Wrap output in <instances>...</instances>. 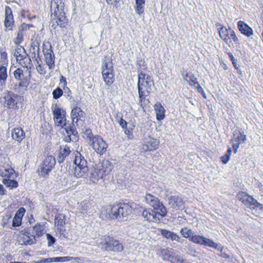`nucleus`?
Segmentation results:
<instances>
[{
    "label": "nucleus",
    "mask_w": 263,
    "mask_h": 263,
    "mask_svg": "<svg viewBox=\"0 0 263 263\" xmlns=\"http://www.w3.org/2000/svg\"><path fill=\"white\" fill-rule=\"evenodd\" d=\"M237 27L240 32L247 37L253 34L252 29L243 21H240L238 22Z\"/></svg>",
    "instance_id": "5701e85b"
},
{
    "label": "nucleus",
    "mask_w": 263,
    "mask_h": 263,
    "mask_svg": "<svg viewBox=\"0 0 263 263\" xmlns=\"http://www.w3.org/2000/svg\"><path fill=\"white\" fill-rule=\"evenodd\" d=\"M5 30H12L14 26V20L12 10L9 6L5 7V18L4 21Z\"/></svg>",
    "instance_id": "4468645a"
},
{
    "label": "nucleus",
    "mask_w": 263,
    "mask_h": 263,
    "mask_svg": "<svg viewBox=\"0 0 263 263\" xmlns=\"http://www.w3.org/2000/svg\"><path fill=\"white\" fill-rule=\"evenodd\" d=\"M25 49L22 47H18L16 48L14 53V57H16L17 55H20L22 54H24Z\"/></svg>",
    "instance_id": "5fc2aeb1"
},
{
    "label": "nucleus",
    "mask_w": 263,
    "mask_h": 263,
    "mask_svg": "<svg viewBox=\"0 0 263 263\" xmlns=\"http://www.w3.org/2000/svg\"><path fill=\"white\" fill-rule=\"evenodd\" d=\"M73 260H74L76 262L78 263H82V262H84V259L82 257H73Z\"/></svg>",
    "instance_id": "e2e57ef3"
},
{
    "label": "nucleus",
    "mask_w": 263,
    "mask_h": 263,
    "mask_svg": "<svg viewBox=\"0 0 263 263\" xmlns=\"http://www.w3.org/2000/svg\"><path fill=\"white\" fill-rule=\"evenodd\" d=\"M119 0H106V2L108 4H112V2H113L114 3H117L119 2Z\"/></svg>",
    "instance_id": "338daca9"
},
{
    "label": "nucleus",
    "mask_w": 263,
    "mask_h": 263,
    "mask_svg": "<svg viewBox=\"0 0 263 263\" xmlns=\"http://www.w3.org/2000/svg\"><path fill=\"white\" fill-rule=\"evenodd\" d=\"M90 145L98 154L102 155L107 149V144L105 141L99 136H95L90 139Z\"/></svg>",
    "instance_id": "1a4fd4ad"
},
{
    "label": "nucleus",
    "mask_w": 263,
    "mask_h": 263,
    "mask_svg": "<svg viewBox=\"0 0 263 263\" xmlns=\"http://www.w3.org/2000/svg\"><path fill=\"white\" fill-rule=\"evenodd\" d=\"M0 176L3 177L14 178V170L8 165L0 166Z\"/></svg>",
    "instance_id": "b1692460"
},
{
    "label": "nucleus",
    "mask_w": 263,
    "mask_h": 263,
    "mask_svg": "<svg viewBox=\"0 0 263 263\" xmlns=\"http://www.w3.org/2000/svg\"><path fill=\"white\" fill-rule=\"evenodd\" d=\"M70 152L69 147L67 145L61 146L60 153L57 157L58 162L59 163H63L65 158L69 155Z\"/></svg>",
    "instance_id": "a878e982"
},
{
    "label": "nucleus",
    "mask_w": 263,
    "mask_h": 263,
    "mask_svg": "<svg viewBox=\"0 0 263 263\" xmlns=\"http://www.w3.org/2000/svg\"><path fill=\"white\" fill-rule=\"evenodd\" d=\"M44 227L40 223L36 224L33 228V234H35L37 237H40L43 234Z\"/></svg>",
    "instance_id": "e433bc0d"
},
{
    "label": "nucleus",
    "mask_w": 263,
    "mask_h": 263,
    "mask_svg": "<svg viewBox=\"0 0 263 263\" xmlns=\"http://www.w3.org/2000/svg\"><path fill=\"white\" fill-rule=\"evenodd\" d=\"M53 262H62L61 257L47 258L45 259L44 262L50 263Z\"/></svg>",
    "instance_id": "09e8293b"
},
{
    "label": "nucleus",
    "mask_w": 263,
    "mask_h": 263,
    "mask_svg": "<svg viewBox=\"0 0 263 263\" xmlns=\"http://www.w3.org/2000/svg\"><path fill=\"white\" fill-rule=\"evenodd\" d=\"M159 145V141L151 136L145 138L144 140L141 149L145 152L157 149Z\"/></svg>",
    "instance_id": "ddd939ff"
},
{
    "label": "nucleus",
    "mask_w": 263,
    "mask_h": 263,
    "mask_svg": "<svg viewBox=\"0 0 263 263\" xmlns=\"http://www.w3.org/2000/svg\"><path fill=\"white\" fill-rule=\"evenodd\" d=\"M246 141V135L244 134L243 132L240 131L234 132L232 147L235 153H236L239 145L245 142Z\"/></svg>",
    "instance_id": "dca6fc26"
},
{
    "label": "nucleus",
    "mask_w": 263,
    "mask_h": 263,
    "mask_svg": "<svg viewBox=\"0 0 263 263\" xmlns=\"http://www.w3.org/2000/svg\"><path fill=\"white\" fill-rule=\"evenodd\" d=\"M102 178H103V177L102 175L100 174L98 168H91L88 170V176L85 181L89 183H96L100 179Z\"/></svg>",
    "instance_id": "2eb2a0df"
},
{
    "label": "nucleus",
    "mask_w": 263,
    "mask_h": 263,
    "mask_svg": "<svg viewBox=\"0 0 263 263\" xmlns=\"http://www.w3.org/2000/svg\"><path fill=\"white\" fill-rule=\"evenodd\" d=\"M3 183L8 187L10 189L16 188L18 186V183L13 179H4Z\"/></svg>",
    "instance_id": "58836bf2"
},
{
    "label": "nucleus",
    "mask_w": 263,
    "mask_h": 263,
    "mask_svg": "<svg viewBox=\"0 0 263 263\" xmlns=\"http://www.w3.org/2000/svg\"><path fill=\"white\" fill-rule=\"evenodd\" d=\"M62 262L69 261L73 260V257L64 256L61 257Z\"/></svg>",
    "instance_id": "680f3d73"
},
{
    "label": "nucleus",
    "mask_w": 263,
    "mask_h": 263,
    "mask_svg": "<svg viewBox=\"0 0 263 263\" xmlns=\"http://www.w3.org/2000/svg\"><path fill=\"white\" fill-rule=\"evenodd\" d=\"M55 225L58 229L62 230L65 224V216L62 214H58L54 219Z\"/></svg>",
    "instance_id": "2f4dec72"
},
{
    "label": "nucleus",
    "mask_w": 263,
    "mask_h": 263,
    "mask_svg": "<svg viewBox=\"0 0 263 263\" xmlns=\"http://www.w3.org/2000/svg\"><path fill=\"white\" fill-rule=\"evenodd\" d=\"M190 240L196 244L204 245L217 249H221V251H222V249H221L218 244L216 243L211 239L200 235L195 234L192 235V236L190 238Z\"/></svg>",
    "instance_id": "9d476101"
},
{
    "label": "nucleus",
    "mask_w": 263,
    "mask_h": 263,
    "mask_svg": "<svg viewBox=\"0 0 263 263\" xmlns=\"http://www.w3.org/2000/svg\"><path fill=\"white\" fill-rule=\"evenodd\" d=\"M106 217L115 219L118 217H124L132 213V208L127 204L123 203L114 205H109L106 208Z\"/></svg>",
    "instance_id": "7ed1b4c3"
},
{
    "label": "nucleus",
    "mask_w": 263,
    "mask_h": 263,
    "mask_svg": "<svg viewBox=\"0 0 263 263\" xmlns=\"http://www.w3.org/2000/svg\"><path fill=\"white\" fill-rule=\"evenodd\" d=\"M250 196V195L247 194L246 192L240 191L238 193L237 197L239 201L244 204Z\"/></svg>",
    "instance_id": "79ce46f5"
},
{
    "label": "nucleus",
    "mask_w": 263,
    "mask_h": 263,
    "mask_svg": "<svg viewBox=\"0 0 263 263\" xmlns=\"http://www.w3.org/2000/svg\"><path fill=\"white\" fill-rule=\"evenodd\" d=\"M74 163L76 166L73 172V176L77 178L86 180L88 176L89 169L86 160L79 152L75 155Z\"/></svg>",
    "instance_id": "20e7f679"
},
{
    "label": "nucleus",
    "mask_w": 263,
    "mask_h": 263,
    "mask_svg": "<svg viewBox=\"0 0 263 263\" xmlns=\"http://www.w3.org/2000/svg\"><path fill=\"white\" fill-rule=\"evenodd\" d=\"M219 35L221 39H222L226 43L228 44L229 36L228 30L226 27H222L219 31Z\"/></svg>",
    "instance_id": "4c0bfd02"
},
{
    "label": "nucleus",
    "mask_w": 263,
    "mask_h": 263,
    "mask_svg": "<svg viewBox=\"0 0 263 263\" xmlns=\"http://www.w3.org/2000/svg\"><path fill=\"white\" fill-rule=\"evenodd\" d=\"M84 134L87 136V138L89 139V142L90 141V139L95 136L92 135L91 130L90 129H86Z\"/></svg>",
    "instance_id": "4d7b16f0"
},
{
    "label": "nucleus",
    "mask_w": 263,
    "mask_h": 263,
    "mask_svg": "<svg viewBox=\"0 0 263 263\" xmlns=\"http://www.w3.org/2000/svg\"><path fill=\"white\" fill-rule=\"evenodd\" d=\"M87 206L85 202L78 203L75 212L76 216L80 218L84 217L87 215Z\"/></svg>",
    "instance_id": "cd10ccee"
},
{
    "label": "nucleus",
    "mask_w": 263,
    "mask_h": 263,
    "mask_svg": "<svg viewBox=\"0 0 263 263\" xmlns=\"http://www.w3.org/2000/svg\"><path fill=\"white\" fill-rule=\"evenodd\" d=\"M2 100H4V105L10 109H17L19 104L23 101L22 97L11 91H6L3 93Z\"/></svg>",
    "instance_id": "423d86ee"
},
{
    "label": "nucleus",
    "mask_w": 263,
    "mask_h": 263,
    "mask_svg": "<svg viewBox=\"0 0 263 263\" xmlns=\"http://www.w3.org/2000/svg\"><path fill=\"white\" fill-rule=\"evenodd\" d=\"M44 55L45 61L48 66H51L54 64V57L51 49H47V51L45 52Z\"/></svg>",
    "instance_id": "72a5a7b5"
},
{
    "label": "nucleus",
    "mask_w": 263,
    "mask_h": 263,
    "mask_svg": "<svg viewBox=\"0 0 263 263\" xmlns=\"http://www.w3.org/2000/svg\"><path fill=\"white\" fill-rule=\"evenodd\" d=\"M29 26L27 24H23L21 25L19 28V31L17 33V36L14 40L16 44L18 45L22 43L24 36V31L27 29H29Z\"/></svg>",
    "instance_id": "c756f323"
},
{
    "label": "nucleus",
    "mask_w": 263,
    "mask_h": 263,
    "mask_svg": "<svg viewBox=\"0 0 263 263\" xmlns=\"http://www.w3.org/2000/svg\"><path fill=\"white\" fill-rule=\"evenodd\" d=\"M180 234L182 236L185 238H189L194 235L193 231L191 229H188L186 227H184L181 229L180 231Z\"/></svg>",
    "instance_id": "a19ab883"
},
{
    "label": "nucleus",
    "mask_w": 263,
    "mask_h": 263,
    "mask_svg": "<svg viewBox=\"0 0 263 263\" xmlns=\"http://www.w3.org/2000/svg\"><path fill=\"white\" fill-rule=\"evenodd\" d=\"M0 64L1 66H4L8 64L7 60V53L6 52H1L0 57Z\"/></svg>",
    "instance_id": "37998d69"
},
{
    "label": "nucleus",
    "mask_w": 263,
    "mask_h": 263,
    "mask_svg": "<svg viewBox=\"0 0 263 263\" xmlns=\"http://www.w3.org/2000/svg\"><path fill=\"white\" fill-rule=\"evenodd\" d=\"M170 240H172V241H175L176 242L179 243H182L183 241L184 240L183 239H181V237L179 236V235H178L175 233L171 237Z\"/></svg>",
    "instance_id": "603ef678"
},
{
    "label": "nucleus",
    "mask_w": 263,
    "mask_h": 263,
    "mask_svg": "<svg viewBox=\"0 0 263 263\" xmlns=\"http://www.w3.org/2000/svg\"><path fill=\"white\" fill-rule=\"evenodd\" d=\"M86 114L79 107H74L71 111V117L73 123L77 126H82L85 120Z\"/></svg>",
    "instance_id": "f8f14e48"
},
{
    "label": "nucleus",
    "mask_w": 263,
    "mask_h": 263,
    "mask_svg": "<svg viewBox=\"0 0 263 263\" xmlns=\"http://www.w3.org/2000/svg\"><path fill=\"white\" fill-rule=\"evenodd\" d=\"M161 234L165 238L170 239L171 237L174 234V232L167 230H161Z\"/></svg>",
    "instance_id": "c03bdc74"
},
{
    "label": "nucleus",
    "mask_w": 263,
    "mask_h": 263,
    "mask_svg": "<svg viewBox=\"0 0 263 263\" xmlns=\"http://www.w3.org/2000/svg\"><path fill=\"white\" fill-rule=\"evenodd\" d=\"M231 37L235 43H239L238 38L236 36L234 31H231Z\"/></svg>",
    "instance_id": "052dcab7"
},
{
    "label": "nucleus",
    "mask_w": 263,
    "mask_h": 263,
    "mask_svg": "<svg viewBox=\"0 0 263 263\" xmlns=\"http://www.w3.org/2000/svg\"><path fill=\"white\" fill-rule=\"evenodd\" d=\"M136 5L135 6V11L137 13L140 15L143 13L144 6L145 5L144 0H135Z\"/></svg>",
    "instance_id": "f704fd0d"
},
{
    "label": "nucleus",
    "mask_w": 263,
    "mask_h": 263,
    "mask_svg": "<svg viewBox=\"0 0 263 263\" xmlns=\"http://www.w3.org/2000/svg\"><path fill=\"white\" fill-rule=\"evenodd\" d=\"M230 155V148H229L227 150V153L223 156L221 157V160L224 164H226L229 160Z\"/></svg>",
    "instance_id": "8fccbe9b"
},
{
    "label": "nucleus",
    "mask_w": 263,
    "mask_h": 263,
    "mask_svg": "<svg viewBox=\"0 0 263 263\" xmlns=\"http://www.w3.org/2000/svg\"><path fill=\"white\" fill-rule=\"evenodd\" d=\"M113 67H104L102 70V77L105 83L107 85H111L114 79Z\"/></svg>",
    "instance_id": "f3484780"
},
{
    "label": "nucleus",
    "mask_w": 263,
    "mask_h": 263,
    "mask_svg": "<svg viewBox=\"0 0 263 263\" xmlns=\"http://www.w3.org/2000/svg\"><path fill=\"white\" fill-rule=\"evenodd\" d=\"M118 123L120 125V126L122 127L123 130L125 129L127 127H128L127 125L128 123L124 120L123 118H121L118 121ZM129 123H128L129 124Z\"/></svg>",
    "instance_id": "6e6d98bb"
},
{
    "label": "nucleus",
    "mask_w": 263,
    "mask_h": 263,
    "mask_svg": "<svg viewBox=\"0 0 263 263\" xmlns=\"http://www.w3.org/2000/svg\"><path fill=\"white\" fill-rule=\"evenodd\" d=\"M154 85L153 81L151 76L140 72L138 74V92L139 97V105L144 108L148 100L146 97L149 95L152 86Z\"/></svg>",
    "instance_id": "f257e3e1"
},
{
    "label": "nucleus",
    "mask_w": 263,
    "mask_h": 263,
    "mask_svg": "<svg viewBox=\"0 0 263 263\" xmlns=\"http://www.w3.org/2000/svg\"><path fill=\"white\" fill-rule=\"evenodd\" d=\"M145 199L147 204L153 207L155 210L159 211L158 215L160 216L161 217H164L166 216L167 210L157 197L151 194L146 193Z\"/></svg>",
    "instance_id": "0eeeda50"
},
{
    "label": "nucleus",
    "mask_w": 263,
    "mask_h": 263,
    "mask_svg": "<svg viewBox=\"0 0 263 263\" xmlns=\"http://www.w3.org/2000/svg\"><path fill=\"white\" fill-rule=\"evenodd\" d=\"M97 245L107 251L121 252L123 249L121 243L108 236H102L99 238L97 240Z\"/></svg>",
    "instance_id": "39448f33"
},
{
    "label": "nucleus",
    "mask_w": 263,
    "mask_h": 263,
    "mask_svg": "<svg viewBox=\"0 0 263 263\" xmlns=\"http://www.w3.org/2000/svg\"><path fill=\"white\" fill-rule=\"evenodd\" d=\"M142 216L147 221L158 222L160 220L158 212H156L151 209L144 210L142 212Z\"/></svg>",
    "instance_id": "6ab92c4d"
},
{
    "label": "nucleus",
    "mask_w": 263,
    "mask_h": 263,
    "mask_svg": "<svg viewBox=\"0 0 263 263\" xmlns=\"http://www.w3.org/2000/svg\"><path fill=\"white\" fill-rule=\"evenodd\" d=\"M55 164V160L54 157L49 155L47 156L42 164L40 165L39 172L41 176H45L54 167Z\"/></svg>",
    "instance_id": "9b49d317"
},
{
    "label": "nucleus",
    "mask_w": 263,
    "mask_h": 263,
    "mask_svg": "<svg viewBox=\"0 0 263 263\" xmlns=\"http://www.w3.org/2000/svg\"><path fill=\"white\" fill-rule=\"evenodd\" d=\"M64 130L67 134V136H70L71 134H73V132L71 129H68V127H65Z\"/></svg>",
    "instance_id": "0e129e2a"
},
{
    "label": "nucleus",
    "mask_w": 263,
    "mask_h": 263,
    "mask_svg": "<svg viewBox=\"0 0 263 263\" xmlns=\"http://www.w3.org/2000/svg\"><path fill=\"white\" fill-rule=\"evenodd\" d=\"M168 204L173 209L177 210L183 208L184 202L178 196H171L168 198Z\"/></svg>",
    "instance_id": "aec40b11"
},
{
    "label": "nucleus",
    "mask_w": 263,
    "mask_h": 263,
    "mask_svg": "<svg viewBox=\"0 0 263 263\" xmlns=\"http://www.w3.org/2000/svg\"><path fill=\"white\" fill-rule=\"evenodd\" d=\"M18 241L21 245H30L34 243L35 238L33 236H30L28 233H25L20 235Z\"/></svg>",
    "instance_id": "4be33fe9"
},
{
    "label": "nucleus",
    "mask_w": 263,
    "mask_h": 263,
    "mask_svg": "<svg viewBox=\"0 0 263 263\" xmlns=\"http://www.w3.org/2000/svg\"><path fill=\"white\" fill-rule=\"evenodd\" d=\"M64 3L62 0H51L50 9L51 13L54 15L57 25L65 27L68 23V20L64 11Z\"/></svg>",
    "instance_id": "f03ea898"
},
{
    "label": "nucleus",
    "mask_w": 263,
    "mask_h": 263,
    "mask_svg": "<svg viewBox=\"0 0 263 263\" xmlns=\"http://www.w3.org/2000/svg\"><path fill=\"white\" fill-rule=\"evenodd\" d=\"M243 204L251 210L259 209L260 210H263V204L258 202L251 195Z\"/></svg>",
    "instance_id": "412c9836"
},
{
    "label": "nucleus",
    "mask_w": 263,
    "mask_h": 263,
    "mask_svg": "<svg viewBox=\"0 0 263 263\" xmlns=\"http://www.w3.org/2000/svg\"><path fill=\"white\" fill-rule=\"evenodd\" d=\"M26 212L24 208H20L16 212L12 220V226L13 227H18L22 223V218Z\"/></svg>",
    "instance_id": "393cba45"
},
{
    "label": "nucleus",
    "mask_w": 263,
    "mask_h": 263,
    "mask_svg": "<svg viewBox=\"0 0 263 263\" xmlns=\"http://www.w3.org/2000/svg\"><path fill=\"white\" fill-rule=\"evenodd\" d=\"M5 194V190L2 184H0V195H3Z\"/></svg>",
    "instance_id": "69168bd1"
},
{
    "label": "nucleus",
    "mask_w": 263,
    "mask_h": 263,
    "mask_svg": "<svg viewBox=\"0 0 263 263\" xmlns=\"http://www.w3.org/2000/svg\"><path fill=\"white\" fill-rule=\"evenodd\" d=\"M19 85L20 86H23V87H27V85H28V84L26 83H24L23 82H21L20 83Z\"/></svg>",
    "instance_id": "774afa93"
},
{
    "label": "nucleus",
    "mask_w": 263,
    "mask_h": 263,
    "mask_svg": "<svg viewBox=\"0 0 263 263\" xmlns=\"http://www.w3.org/2000/svg\"><path fill=\"white\" fill-rule=\"evenodd\" d=\"M63 93V90L61 88H57L52 92L53 98L57 99L62 96Z\"/></svg>",
    "instance_id": "de8ad7c7"
},
{
    "label": "nucleus",
    "mask_w": 263,
    "mask_h": 263,
    "mask_svg": "<svg viewBox=\"0 0 263 263\" xmlns=\"http://www.w3.org/2000/svg\"><path fill=\"white\" fill-rule=\"evenodd\" d=\"M14 76L16 79L22 80L24 77L23 70L21 68H17L14 72Z\"/></svg>",
    "instance_id": "a18cd8bd"
},
{
    "label": "nucleus",
    "mask_w": 263,
    "mask_h": 263,
    "mask_svg": "<svg viewBox=\"0 0 263 263\" xmlns=\"http://www.w3.org/2000/svg\"><path fill=\"white\" fill-rule=\"evenodd\" d=\"M46 237L48 240V246L49 247L52 246L54 243L55 239L49 234H47Z\"/></svg>",
    "instance_id": "864d4df0"
},
{
    "label": "nucleus",
    "mask_w": 263,
    "mask_h": 263,
    "mask_svg": "<svg viewBox=\"0 0 263 263\" xmlns=\"http://www.w3.org/2000/svg\"><path fill=\"white\" fill-rule=\"evenodd\" d=\"M103 62L104 66H108L110 64H112L111 60L109 57H105Z\"/></svg>",
    "instance_id": "bf43d9fd"
},
{
    "label": "nucleus",
    "mask_w": 263,
    "mask_h": 263,
    "mask_svg": "<svg viewBox=\"0 0 263 263\" xmlns=\"http://www.w3.org/2000/svg\"><path fill=\"white\" fill-rule=\"evenodd\" d=\"M160 256L163 260L171 261L173 257L171 249H164L161 250Z\"/></svg>",
    "instance_id": "c9c22d12"
},
{
    "label": "nucleus",
    "mask_w": 263,
    "mask_h": 263,
    "mask_svg": "<svg viewBox=\"0 0 263 263\" xmlns=\"http://www.w3.org/2000/svg\"><path fill=\"white\" fill-rule=\"evenodd\" d=\"M51 109L55 125L59 127L63 128L66 125L65 111L57 104L54 106L52 105Z\"/></svg>",
    "instance_id": "6e6552de"
},
{
    "label": "nucleus",
    "mask_w": 263,
    "mask_h": 263,
    "mask_svg": "<svg viewBox=\"0 0 263 263\" xmlns=\"http://www.w3.org/2000/svg\"><path fill=\"white\" fill-rule=\"evenodd\" d=\"M154 110L156 115V119L158 121H161L165 118V110L160 103L157 102L154 106Z\"/></svg>",
    "instance_id": "bb28decb"
},
{
    "label": "nucleus",
    "mask_w": 263,
    "mask_h": 263,
    "mask_svg": "<svg viewBox=\"0 0 263 263\" xmlns=\"http://www.w3.org/2000/svg\"><path fill=\"white\" fill-rule=\"evenodd\" d=\"M11 136L14 140L21 142L25 138V133L21 128H15L12 130Z\"/></svg>",
    "instance_id": "c85d7f7f"
},
{
    "label": "nucleus",
    "mask_w": 263,
    "mask_h": 263,
    "mask_svg": "<svg viewBox=\"0 0 263 263\" xmlns=\"http://www.w3.org/2000/svg\"><path fill=\"white\" fill-rule=\"evenodd\" d=\"M171 261L173 263H185L183 258L179 256H173Z\"/></svg>",
    "instance_id": "3c124183"
},
{
    "label": "nucleus",
    "mask_w": 263,
    "mask_h": 263,
    "mask_svg": "<svg viewBox=\"0 0 263 263\" xmlns=\"http://www.w3.org/2000/svg\"><path fill=\"white\" fill-rule=\"evenodd\" d=\"M135 127V125L131 123L129 124L128 127L123 130L124 134L126 135L129 139H132L134 138L133 130Z\"/></svg>",
    "instance_id": "ea45409f"
},
{
    "label": "nucleus",
    "mask_w": 263,
    "mask_h": 263,
    "mask_svg": "<svg viewBox=\"0 0 263 263\" xmlns=\"http://www.w3.org/2000/svg\"><path fill=\"white\" fill-rule=\"evenodd\" d=\"M15 60L16 62L20 66H27L28 63L30 64L31 60L26 55L25 50L24 51V54H22L20 55H17L15 57Z\"/></svg>",
    "instance_id": "7c9ffc66"
},
{
    "label": "nucleus",
    "mask_w": 263,
    "mask_h": 263,
    "mask_svg": "<svg viewBox=\"0 0 263 263\" xmlns=\"http://www.w3.org/2000/svg\"><path fill=\"white\" fill-rule=\"evenodd\" d=\"M195 88L197 89L198 91L201 93H202L204 97V98H205V93H204V91L203 89V88H202V87L200 85V84L198 83V82H197V84H196V86H195Z\"/></svg>",
    "instance_id": "13d9d810"
},
{
    "label": "nucleus",
    "mask_w": 263,
    "mask_h": 263,
    "mask_svg": "<svg viewBox=\"0 0 263 263\" xmlns=\"http://www.w3.org/2000/svg\"><path fill=\"white\" fill-rule=\"evenodd\" d=\"M7 77V69L6 67H0V80H5Z\"/></svg>",
    "instance_id": "49530a36"
},
{
    "label": "nucleus",
    "mask_w": 263,
    "mask_h": 263,
    "mask_svg": "<svg viewBox=\"0 0 263 263\" xmlns=\"http://www.w3.org/2000/svg\"><path fill=\"white\" fill-rule=\"evenodd\" d=\"M100 174L103 177L108 175L114 168L113 163L108 160H104L102 161L101 165L98 167Z\"/></svg>",
    "instance_id": "a211bd4d"
},
{
    "label": "nucleus",
    "mask_w": 263,
    "mask_h": 263,
    "mask_svg": "<svg viewBox=\"0 0 263 263\" xmlns=\"http://www.w3.org/2000/svg\"><path fill=\"white\" fill-rule=\"evenodd\" d=\"M182 76H183L184 79L190 85L196 86L198 82L197 78L192 73L186 72L185 75L182 73Z\"/></svg>",
    "instance_id": "473e14b6"
}]
</instances>
